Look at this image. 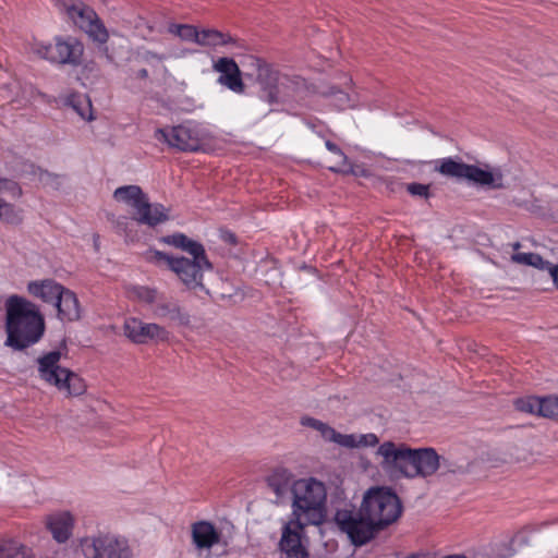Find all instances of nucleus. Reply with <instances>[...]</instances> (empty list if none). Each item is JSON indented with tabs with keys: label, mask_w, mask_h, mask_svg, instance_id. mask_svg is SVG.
<instances>
[{
	"label": "nucleus",
	"mask_w": 558,
	"mask_h": 558,
	"mask_svg": "<svg viewBox=\"0 0 558 558\" xmlns=\"http://www.w3.org/2000/svg\"><path fill=\"white\" fill-rule=\"evenodd\" d=\"M402 513V505L395 492L386 487L369 488L359 511L342 509L335 514L339 529L355 546L374 538L384 527L396 522Z\"/></svg>",
	"instance_id": "1"
},
{
	"label": "nucleus",
	"mask_w": 558,
	"mask_h": 558,
	"mask_svg": "<svg viewBox=\"0 0 558 558\" xmlns=\"http://www.w3.org/2000/svg\"><path fill=\"white\" fill-rule=\"evenodd\" d=\"M161 242L180 248L192 257L174 256L151 250L147 252L146 259L172 271L187 290L208 293L203 279L206 271L213 270V264L207 257L204 245L180 232L162 236Z\"/></svg>",
	"instance_id": "2"
},
{
	"label": "nucleus",
	"mask_w": 558,
	"mask_h": 558,
	"mask_svg": "<svg viewBox=\"0 0 558 558\" xmlns=\"http://www.w3.org/2000/svg\"><path fill=\"white\" fill-rule=\"evenodd\" d=\"M292 519L282 527L279 550L286 558H308L304 530L314 524V477L298 480L291 486Z\"/></svg>",
	"instance_id": "3"
},
{
	"label": "nucleus",
	"mask_w": 558,
	"mask_h": 558,
	"mask_svg": "<svg viewBox=\"0 0 558 558\" xmlns=\"http://www.w3.org/2000/svg\"><path fill=\"white\" fill-rule=\"evenodd\" d=\"M5 345L22 351L37 343L45 332V319L36 304L20 295L5 301Z\"/></svg>",
	"instance_id": "4"
},
{
	"label": "nucleus",
	"mask_w": 558,
	"mask_h": 558,
	"mask_svg": "<svg viewBox=\"0 0 558 558\" xmlns=\"http://www.w3.org/2000/svg\"><path fill=\"white\" fill-rule=\"evenodd\" d=\"M377 454L383 458L381 468L395 477H427L439 469L440 457L433 448L411 449L385 441L378 447Z\"/></svg>",
	"instance_id": "5"
},
{
	"label": "nucleus",
	"mask_w": 558,
	"mask_h": 558,
	"mask_svg": "<svg viewBox=\"0 0 558 558\" xmlns=\"http://www.w3.org/2000/svg\"><path fill=\"white\" fill-rule=\"evenodd\" d=\"M66 353L68 345L63 339L58 349L44 353L37 359L38 375L41 380L56 387L65 397H80L86 392L87 385L78 374L59 364Z\"/></svg>",
	"instance_id": "6"
},
{
	"label": "nucleus",
	"mask_w": 558,
	"mask_h": 558,
	"mask_svg": "<svg viewBox=\"0 0 558 558\" xmlns=\"http://www.w3.org/2000/svg\"><path fill=\"white\" fill-rule=\"evenodd\" d=\"M360 101L359 88L347 73L338 72L316 84V109L345 110L354 108Z\"/></svg>",
	"instance_id": "7"
},
{
	"label": "nucleus",
	"mask_w": 558,
	"mask_h": 558,
	"mask_svg": "<svg viewBox=\"0 0 558 558\" xmlns=\"http://www.w3.org/2000/svg\"><path fill=\"white\" fill-rule=\"evenodd\" d=\"M113 198L130 206L133 209L132 219L140 225L154 228L169 220V209L162 204H151L138 185L118 187Z\"/></svg>",
	"instance_id": "8"
},
{
	"label": "nucleus",
	"mask_w": 558,
	"mask_h": 558,
	"mask_svg": "<svg viewBox=\"0 0 558 558\" xmlns=\"http://www.w3.org/2000/svg\"><path fill=\"white\" fill-rule=\"evenodd\" d=\"M33 53L58 65L80 66L83 63L84 45L73 36H56L53 43L34 40Z\"/></svg>",
	"instance_id": "9"
},
{
	"label": "nucleus",
	"mask_w": 558,
	"mask_h": 558,
	"mask_svg": "<svg viewBox=\"0 0 558 558\" xmlns=\"http://www.w3.org/2000/svg\"><path fill=\"white\" fill-rule=\"evenodd\" d=\"M251 66L256 70V82L260 86L259 97L269 105L278 104L280 100L279 84L286 85V83H292L295 85L296 89L304 86V81L301 77H281L280 73L264 59L252 57Z\"/></svg>",
	"instance_id": "10"
},
{
	"label": "nucleus",
	"mask_w": 558,
	"mask_h": 558,
	"mask_svg": "<svg viewBox=\"0 0 558 558\" xmlns=\"http://www.w3.org/2000/svg\"><path fill=\"white\" fill-rule=\"evenodd\" d=\"M85 558H131L132 551L125 538L110 533H99L81 541Z\"/></svg>",
	"instance_id": "11"
},
{
	"label": "nucleus",
	"mask_w": 558,
	"mask_h": 558,
	"mask_svg": "<svg viewBox=\"0 0 558 558\" xmlns=\"http://www.w3.org/2000/svg\"><path fill=\"white\" fill-rule=\"evenodd\" d=\"M57 4L94 41L99 44L108 41L109 33L94 9L83 2L69 4L64 0H58Z\"/></svg>",
	"instance_id": "12"
},
{
	"label": "nucleus",
	"mask_w": 558,
	"mask_h": 558,
	"mask_svg": "<svg viewBox=\"0 0 558 558\" xmlns=\"http://www.w3.org/2000/svg\"><path fill=\"white\" fill-rule=\"evenodd\" d=\"M165 54H159L145 47H137L130 51L126 59L128 73L131 78L140 82L149 80V71L165 61Z\"/></svg>",
	"instance_id": "13"
},
{
	"label": "nucleus",
	"mask_w": 558,
	"mask_h": 558,
	"mask_svg": "<svg viewBox=\"0 0 558 558\" xmlns=\"http://www.w3.org/2000/svg\"><path fill=\"white\" fill-rule=\"evenodd\" d=\"M156 138L165 141L170 147L181 151H198L202 149V140L198 133L186 125L157 129Z\"/></svg>",
	"instance_id": "14"
},
{
	"label": "nucleus",
	"mask_w": 558,
	"mask_h": 558,
	"mask_svg": "<svg viewBox=\"0 0 558 558\" xmlns=\"http://www.w3.org/2000/svg\"><path fill=\"white\" fill-rule=\"evenodd\" d=\"M124 335L135 343H146L148 340L167 341L169 331L155 323H143L131 317L124 323Z\"/></svg>",
	"instance_id": "15"
},
{
	"label": "nucleus",
	"mask_w": 558,
	"mask_h": 558,
	"mask_svg": "<svg viewBox=\"0 0 558 558\" xmlns=\"http://www.w3.org/2000/svg\"><path fill=\"white\" fill-rule=\"evenodd\" d=\"M213 70L220 73L217 82L236 94L245 92V84L238 63L229 57H221L213 64Z\"/></svg>",
	"instance_id": "16"
},
{
	"label": "nucleus",
	"mask_w": 558,
	"mask_h": 558,
	"mask_svg": "<svg viewBox=\"0 0 558 558\" xmlns=\"http://www.w3.org/2000/svg\"><path fill=\"white\" fill-rule=\"evenodd\" d=\"M316 137L322 140L325 148V153L320 155L317 163L333 172L342 171L347 163V156L331 136L322 133L320 122L317 120Z\"/></svg>",
	"instance_id": "17"
},
{
	"label": "nucleus",
	"mask_w": 558,
	"mask_h": 558,
	"mask_svg": "<svg viewBox=\"0 0 558 558\" xmlns=\"http://www.w3.org/2000/svg\"><path fill=\"white\" fill-rule=\"evenodd\" d=\"M153 314L180 327L191 326V315L177 301L160 296L153 307Z\"/></svg>",
	"instance_id": "18"
},
{
	"label": "nucleus",
	"mask_w": 558,
	"mask_h": 558,
	"mask_svg": "<svg viewBox=\"0 0 558 558\" xmlns=\"http://www.w3.org/2000/svg\"><path fill=\"white\" fill-rule=\"evenodd\" d=\"M192 543L197 550H210L221 541V533L216 529L215 524L201 520L191 525Z\"/></svg>",
	"instance_id": "19"
},
{
	"label": "nucleus",
	"mask_w": 558,
	"mask_h": 558,
	"mask_svg": "<svg viewBox=\"0 0 558 558\" xmlns=\"http://www.w3.org/2000/svg\"><path fill=\"white\" fill-rule=\"evenodd\" d=\"M46 524L53 538L59 543H64L72 534L73 518L70 512L54 513L47 518Z\"/></svg>",
	"instance_id": "20"
},
{
	"label": "nucleus",
	"mask_w": 558,
	"mask_h": 558,
	"mask_svg": "<svg viewBox=\"0 0 558 558\" xmlns=\"http://www.w3.org/2000/svg\"><path fill=\"white\" fill-rule=\"evenodd\" d=\"M54 305L61 320L74 322L81 317L78 300L75 293L66 288L63 289Z\"/></svg>",
	"instance_id": "21"
},
{
	"label": "nucleus",
	"mask_w": 558,
	"mask_h": 558,
	"mask_svg": "<svg viewBox=\"0 0 558 558\" xmlns=\"http://www.w3.org/2000/svg\"><path fill=\"white\" fill-rule=\"evenodd\" d=\"M64 287L52 279H45L41 281H31L27 284V291L35 298L43 300L46 303L56 304L57 299L63 291Z\"/></svg>",
	"instance_id": "22"
},
{
	"label": "nucleus",
	"mask_w": 558,
	"mask_h": 558,
	"mask_svg": "<svg viewBox=\"0 0 558 558\" xmlns=\"http://www.w3.org/2000/svg\"><path fill=\"white\" fill-rule=\"evenodd\" d=\"M22 191L19 184L12 180H0V218L10 220L13 217L11 199L20 197Z\"/></svg>",
	"instance_id": "23"
},
{
	"label": "nucleus",
	"mask_w": 558,
	"mask_h": 558,
	"mask_svg": "<svg viewBox=\"0 0 558 558\" xmlns=\"http://www.w3.org/2000/svg\"><path fill=\"white\" fill-rule=\"evenodd\" d=\"M550 400V396L538 398V397H524L519 398L514 401V407L518 411L537 414L543 417H550V408L548 405V401Z\"/></svg>",
	"instance_id": "24"
},
{
	"label": "nucleus",
	"mask_w": 558,
	"mask_h": 558,
	"mask_svg": "<svg viewBox=\"0 0 558 558\" xmlns=\"http://www.w3.org/2000/svg\"><path fill=\"white\" fill-rule=\"evenodd\" d=\"M228 45L240 47L239 39L232 37L229 33H222L214 28H204L201 31L199 46L216 48Z\"/></svg>",
	"instance_id": "25"
},
{
	"label": "nucleus",
	"mask_w": 558,
	"mask_h": 558,
	"mask_svg": "<svg viewBox=\"0 0 558 558\" xmlns=\"http://www.w3.org/2000/svg\"><path fill=\"white\" fill-rule=\"evenodd\" d=\"M464 179L481 185H488L493 187H500L502 185V178L500 174L496 178L493 172L481 169L475 165H468Z\"/></svg>",
	"instance_id": "26"
},
{
	"label": "nucleus",
	"mask_w": 558,
	"mask_h": 558,
	"mask_svg": "<svg viewBox=\"0 0 558 558\" xmlns=\"http://www.w3.org/2000/svg\"><path fill=\"white\" fill-rule=\"evenodd\" d=\"M466 168L468 163L447 157L437 160L435 170L448 178L464 179Z\"/></svg>",
	"instance_id": "27"
},
{
	"label": "nucleus",
	"mask_w": 558,
	"mask_h": 558,
	"mask_svg": "<svg viewBox=\"0 0 558 558\" xmlns=\"http://www.w3.org/2000/svg\"><path fill=\"white\" fill-rule=\"evenodd\" d=\"M0 558H34L31 548L13 539L0 541Z\"/></svg>",
	"instance_id": "28"
},
{
	"label": "nucleus",
	"mask_w": 558,
	"mask_h": 558,
	"mask_svg": "<svg viewBox=\"0 0 558 558\" xmlns=\"http://www.w3.org/2000/svg\"><path fill=\"white\" fill-rule=\"evenodd\" d=\"M291 478L292 475L287 469L278 468L267 477V484L280 498L287 493Z\"/></svg>",
	"instance_id": "29"
},
{
	"label": "nucleus",
	"mask_w": 558,
	"mask_h": 558,
	"mask_svg": "<svg viewBox=\"0 0 558 558\" xmlns=\"http://www.w3.org/2000/svg\"><path fill=\"white\" fill-rule=\"evenodd\" d=\"M69 105L83 120H94L92 101L87 95L72 94L66 99Z\"/></svg>",
	"instance_id": "30"
},
{
	"label": "nucleus",
	"mask_w": 558,
	"mask_h": 558,
	"mask_svg": "<svg viewBox=\"0 0 558 558\" xmlns=\"http://www.w3.org/2000/svg\"><path fill=\"white\" fill-rule=\"evenodd\" d=\"M316 430L320 433L322 437L327 441H332L341 447L352 446L353 438L351 435L340 434L335 428L316 420Z\"/></svg>",
	"instance_id": "31"
},
{
	"label": "nucleus",
	"mask_w": 558,
	"mask_h": 558,
	"mask_svg": "<svg viewBox=\"0 0 558 558\" xmlns=\"http://www.w3.org/2000/svg\"><path fill=\"white\" fill-rule=\"evenodd\" d=\"M511 260L515 264L532 266L539 270H546L549 267V262L545 260L539 254L536 253H514Z\"/></svg>",
	"instance_id": "32"
},
{
	"label": "nucleus",
	"mask_w": 558,
	"mask_h": 558,
	"mask_svg": "<svg viewBox=\"0 0 558 558\" xmlns=\"http://www.w3.org/2000/svg\"><path fill=\"white\" fill-rule=\"evenodd\" d=\"M169 32L179 36L181 39L186 41H193L199 45L201 40V31L197 29L194 25L189 24H172L169 27Z\"/></svg>",
	"instance_id": "33"
},
{
	"label": "nucleus",
	"mask_w": 558,
	"mask_h": 558,
	"mask_svg": "<svg viewBox=\"0 0 558 558\" xmlns=\"http://www.w3.org/2000/svg\"><path fill=\"white\" fill-rule=\"evenodd\" d=\"M133 292L138 301L150 304L153 307L160 299L158 291L149 287H135Z\"/></svg>",
	"instance_id": "34"
},
{
	"label": "nucleus",
	"mask_w": 558,
	"mask_h": 558,
	"mask_svg": "<svg viewBox=\"0 0 558 558\" xmlns=\"http://www.w3.org/2000/svg\"><path fill=\"white\" fill-rule=\"evenodd\" d=\"M353 438V445L347 446V448H360V447H375L379 444V438L374 433L368 434H350Z\"/></svg>",
	"instance_id": "35"
},
{
	"label": "nucleus",
	"mask_w": 558,
	"mask_h": 558,
	"mask_svg": "<svg viewBox=\"0 0 558 558\" xmlns=\"http://www.w3.org/2000/svg\"><path fill=\"white\" fill-rule=\"evenodd\" d=\"M326 498L327 492L325 484L316 480V517H323L325 512Z\"/></svg>",
	"instance_id": "36"
},
{
	"label": "nucleus",
	"mask_w": 558,
	"mask_h": 558,
	"mask_svg": "<svg viewBox=\"0 0 558 558\" xmlns=\"http://www.w3.org/2000/svg\"><path fill=\"white\" fill-rule=\"evenodd\" d=\"M407 190L413 196H420L424 198L429 196V186L422 183H410Z\"/></svg>",
	"instance_id": "37"
},
{
	"label": "nucleus",
	"mask_w": 558,
	"mask_h": 558,
	"mask_svg": "<svg viewBox=\"0 0 558 558\" xmlns=\"http://www.w3.org/2000/svg\"><path fill=\"white\" fill-rule=\"evenodd\" d=\"M550 408V420L558 422V396H550L547 402Z\"/></svg>",
	"instance_id": "38"
},
{
	"label": "nucleus",
	"mask_w": 558,
	"mask_h": 558,
	"mask_svg": "<svg viewBox=\"0 0 558 558\" xmlns=\"http://www.w3.org/2000/svg\"><path fill=\"white\" fill-rule=\"evenodd\" d=\"M221 239L231 245H235L238 243L236 235L228 230H221Z\"/></svg>",
	"instance_id": "39"
},
{
	"label": "nucleus",
	"mask_w": 558,
	"mask_h": 558,
	"mask_svg": "<svg viewBox=\"0 0 558 558\" xmlns=\"http://www.w3.org/2000/svg\"><path fill=\"white\" fill-rule=\"evenodd\" d=\"M546 270L553 279L555 287L558 289V264L554 265L549 262V267Z\"/></svg>",
	"instance_id": "40"
},
{
	"label": "nucleus",
	"mask_w": 558,
	"mask_h": 558,
	"mask_svg": "<svg viewBox=\"0 0 558 558\" xmlns=\"http://www.w3.org/2000/svg\"><path fill=\"white\" fill-rule=\"evenodd\" d=\"M301 424L303 426H307V427H314V417H311V416H303L301 418Z\"/></svg>",
	"instance_id": "41"
},
{
	"label": "nucleus",
	"mask_w": 558,
	"mask_h": 558,
	"mask_svg": "<svg viewBox=\"0 0 558 558\" xmlns=\"http://www.w3.org/2000/svg\"><path fill=\"white\" fill-rule=\"evenodd\" d=\"M518 542H524V531H521L519 533H517L512 539H511V544L514 545L515 543Z\"/></svg>",
	"instance_id": "42"
},
{
	"label": "nucleus",
	"mask_w": 558,
	"mask_h": 558,
	"mask_svg": "<svg viewBox=\"0 0 558 558\" xmlns=\"http://www.w3.org/2000/svg\"><path fill=\"white\" fill-rule=\"evenodd\" d=\"M126 225L128 223H126V218L125 217H123V221L122 220H118L117 221V227L122 229L123 231L126 230Z\"/></svg>",
	"instance_id": "43"
},
{
	"label": "nucleus",
	"mask_w": 558,
	"mask_h": 558,
	"mask_svg": "<svg viewBox=\"0 0 558 558\" xmlns=\"http://www.w3.org/2000/svg\"><path fill=\"white\" fill-rule=\"evenodd\" d=\"M105 53H106V58H107V60H108L109 62H113V58H112V56H110V54L108 53V48H106V49H105Z\"/></svg>",
	"instance_id": "44"
},
{
	"label": "nucleus",
	"mask_w": 558,
	"mask_h": 558,
	"mask_svg": "<svg viewBox=\"0 0 558 558\" xmlns=\"http://www.w3.org/2000/svg\"><path fill=\"white\" fill-rule=\"evenodd\" d=\"M521 246V244L519 242H515L512 247L513 250H518L519 247Z\"/></svg>",
	"instance_id": "45"
},
{
	"label": "nucleus",
	"mask_w": 558,
	"mask_h": 558,
	"mask_svg": "<svg viewBox=\"0 0 558 558\" xmlns=\"http://www.w3.org/2000/svg\"><path fill=\"white\" fill-rule=\"evenodd\" d=\"M317 59H318V58L316 57V60H317ZM315 65H316V66L318 65V62H317V61L315 62Z\"/></svg>",
	"instance_id": "46"
}]
</instances>
